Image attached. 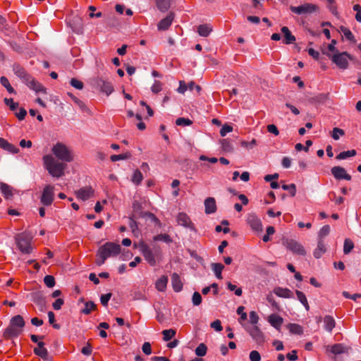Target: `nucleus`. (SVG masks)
I'll return each mask as SVG.
<instances>
[{
	"mask_svg": "<svg viewBox=\"0 0 361 361\" xmlns=\"http://www.w3.org/2000/svg\"><path fill=\"white\" fill-rule=\"evenodd\" d=\"M81 353L87 356L90 355L92 353V347L91 344L87 343V344L81 349Z\"/></svg>",
	"mask_w": 361,
	"mask_h": 361,
	"instance_id": "61",
	"label": "nucleus"
},
{
	"mask_svg": "<svg viewBox=\"0 0 361 361\" xmlns=\"http://www.w3.org/2000/svg\"><path fill=\"white\" fill-rule=\"evenodd\" d=\"M245 329L257 345H264L265 336L258 326H245Z\"/></svg>",
	"mask_w": 361,
	"mask_h": 361,
	"instance_id": "8",
	"label": "nucleus"
},
{
	"mask_svg": "<svg viewBox=\"0 0 361 361\" xmlns=\"http://www.w3.org/2000/svg\"><path fill=\"white\" fill-rule=\"evenodd\" d=\"M55 157L64 162H71L73 160L72 151L64 144L57 142L51 149Z\"/></svg>",
	"mask_w": 361,
	"mask_h": 361,
	"instance_id": "4",
	"label": "nucleus"
},
{
	"mask_svg": "<svg viewBox=\"0 0 361 361\" xmlns=\"http://www.w3.org/2000/svg\"><path fill=\"white\" fill-rule=\"evenodd\" d=\"M205 213L213 214L216 211V201L214 197H207L204 200Z\"/></svg>",
	"mask_w": 361,
	"mask_h": 361,
	"instance_id": "18",
	"label": "nucleus"
},
{
	"mask_svg": "<svg viewBox=\"0 0 361 361\" xmlns=\"http://www.w3.org/2000/svg\"><path fill=\"white\" fill-rule=\"evenodd\" d=\"M176 220L178 225L187 228L191 231H196L194 224L192 222L190 218L187 214L184 212L179 213L177 216Z\"/></svg>",
	"mask_w": 361,
	"mask_h": 361,
	"instance_id": "11",
	"label": "nucleus"
},
{
	"mask_svg": "<svg viewBox=\"0 0 361 361\" xmlns=\"http://www.w3.org/2000/svg\"><path fill=\"white\" fill-rule=\"evenodd\" d=\"M31 240L32 238L25 233H20L16 237L17 246L23 253L29 254L32 252Z\"/></svg>",
	"mask_w": 361,
	"mask_h": 361,
	"instance_id": "7",
	"label": "nucleus"
},
{
	"mask_svg": "<svg viewBox=\"0 0 361 361\" xmlns=\"http://www.w3.org/2000/svg\"><path fill=\"white\" fill-rule=\"evenodd\" d=\"M354 247L353 242L350 239H345L343 245V252L345 254H348Z\"/></svg>",
	"mask_w": 361,
	"mask_h": 361,
	"instance_id": "47",
	"label": "nucleus"
},
{
	"mask_svg": "<svg viewBox=\"0 0 361 361\" xmlns=\"http://www.w3.org/2000/svg\"><path fill=\"white\" fill-rule=\"evenodd\" d=\"M158 9L162 12L166 11L171 6V0H155Z\"/></svg>",
	"mask_w": 361,
	"mask_h": 361,
	"instance_id": "31",
	"label": "nucleus"
},
{
	"mask_svg": "<svg viewBox=\"0 0 361 361\" xmlns=\"http://www.w3.org/2000/svg\"><path fill=\"white\" fill-rule=\"evenodd\" d=\"M353 10L356 11L355 19L357 21L361 23V6L359 4L353 6Z\"/></svg>",
	"mask_w": 361,
	"mask_h": 361,
	"instance_id": "64",
	"label": "nucleus"
},
{
	"mask_svg": "<svg viewBox=\"0 0 361 361\" xmlns=\"http://www.w3.org/2000/svg\"><path fill=\"white\" fill-rule=\"evenodd\" d=\"M324 323L325 329L329 332H331L336 325L335 320L331 316H326L324 319Z\"/></svg>",
	"mask_w": 361,
	"mask_h": 361,
	"instance_id": "29",
	"label": "nucleus"
},
{
	"mask_svg": "<svg viewBox=\"0 0 361 361\" xmlns=\"http://www.w3.org/2000/svg\"><path fill=\"white\" fill-rule=\"evenodd\" d=\"M45 285L49 288H52L55 286V279L51 275H47L44 278Z\"/></svg>",
	"mask_w": 361,
	"mask_h": 361,
	"instance_id": "53",
	"label": "nucleus"
},
{
	"mask_svg": "<svg viewBox=\"0 0 361 361\" xmlns=\"http://www.w3.org/2000/svg\"><path fill=\"white\" fill-rule=\"evenodd\" d=\"M211 327L216 331H221L222 330L221 322L220 320L216 319L211 323Z\"/></svg>",
	"mask_w": 361,
	"mask_h": 361,
	"instance_id": "63",
	"label": "nucleus"
},
{
	"mask_svg": "<svg viewBox=\"0 0 361 361\" xmlns=\"http://www.w3.org/2000/svg\"><path fill=\"white\" fill-rule=\"evenodd\" d=\"M282 245L293 255L305 256L307 253L303 245L294 239L283 238Z\"/></svg>",
	"mask_w": 361,
	"mask_h": 361,
	"instance_id": "6",
	"label": "nucleus"
},
{
	"mask_svg": "<svg viewBox=\"0 0 361 361\" xmlns=\"http://www.w3.org/2000/svg\"><path fill=\"white\" fill-rule=\"evenodd\" d=\"M0 148L11 154H17L19 152V149L18 147L2 137H0Z\"/></svg>",
	"mask_w": 361,
	"mask_h": 361,
	"instance_id": "17",
	"label": "nucleus"
},
{
	"mask_svg": "<svg viewBox=\"0 0 361 361\" xmlns=\"http://www.w3.org/2000/svg\"><path fill=\"white\" fill-rule=\"evenodd\" d=\"M44 165L48 172L53 176L59 178L64 175L66 164L56 161L52 155L47 154L43 157Z\"/></svg>",
	"mask_w": 361,
	"mask_h": 361,
	"instance_id": "2",
	"label": "nucleus"
},
{
	"mask_svg": "<svg viewBox=\"0 0 361 361\" xmlns=\"http://www.w3.org/2000/svg\"><path fill=\"white\" fill-rule=\"evenodd\" d=\"M154 241H164L165 243H169L172 242L171 238L168 234H159L153 238Z\"/></svg>",
	"mask_w": 361,
	"mask_h": 361,
	"instance_id": "44",
	"label": "nucleus"
},
{
	"mask_svg": "<svg viewBox=\"0 0 361 361\" xmlns=\"http://www.w3.org/2000/svg\"><path fill=\"white\" fill-rule=\"evenodd\" d=\"M171 283L173 286V289L175 292H180L183 288V283L180 280V276L173 273L171 276Z\"/></svg>",
	"mask_w": 361,
	"mask_h": 361,
	"instance_id": "19",
	"label": "nucleus"
},
{
	"mask_svg": "<svg viewBox=\"0 0 361 361\" xmlns=\"http://www.w3.org/2000/svg\"><path fill=\"white\" fill-rule=\"evenodd\" d=\"M44 342L39 341L37 343V347L34 349V353L37 355H38L42 358L47 357V354H48L47 350L44 347Z\"/></svg>",
	"mask_w": 361,
	"mask_h": 361,
	"instance_id": "27",
	"label": "nucleus"
},
{
	"mask_svg": "<svg viewBox=\"0 0 361 361\" xmlns=\"http://www.w3.org/2000/svg\"><path fill=\"white\" fill-rule=\"evenodd\" d=\"M250 322L252 326H257L259 322V316L255 311H251L249 314Z\"/></svg>",
	"mask_w": 361,
	"mask_h": 361,
	"instance_id": "51",
	"label": "nucleus"
},
{
	"mask_svg": "<svg viewBox=\"0 0 361 361\" xmlns=\"http://www.w3.org/2000/svg\"><path fill=\"white\" fill-rule=\"evenodd\" d=\"M4 102L7 106H9L11 110L12 111L15 110L18 106V104L14 102L13 99L11 98H5Z\"/></svg>",
	"mask_w": 361,
	"mask_h": 361,
	"instance_id": "56",
	"label": "nucleus"
},
{
	"mask_svg": "<svg viewBox=\"0 0 361 361\" xmlns=\"http://www.w3.org/2000/svg\"><path fill=\"white\" fill-rule=\"evenodd\" d=\"M163 87L162 82L159 80H155L151 87V90L153 93L157 94L161 91Z\"/></svg>",
	"mask_w": 361,
	"mask_h": 361,
	"instance_id": "52",
	"label": "nucleus"
},
{
	"mask_svg": "<svg viewBox=\"0 0 361 361\" xmlns=\"http://www.w3.org/2000/svg\"><path fill=\"white\" fill-rule=\"evenodd\" d=\"M356 154V151L355 149L344 151L341 153H339L336 156L337 159H345L350 157H354Z\"/></svg>",
	"mask_w": 361,
	"mask_h": 361,
	"instance_id": "40",
	"label": "nucleus"
},
{
	"mask_svg": "<svg viewBox=\"0 0 361 361\" xmlns=\"http://www.w3.org/2000/svg\"><path fill=\"white\" fill-rule=\"evenodd\" d=\"M250 361H260L261 360V355L259 353L257 350H252L250 353L249 355Z\"/></svg>",
	"mask_w": 361,
	"mask_h": 361,
	"instance_id": "59",
	"label": "nucleus"
},
{
	"mask_svg": "<svg viewBox=\"0 0 361 361\" xmlns=\"http://www.w3.org/2000/svg\"><path fill=\"white\" fill-rule=\"evenodd\" d=\"M168 283V277L166 276H161L159 278L155 283V288L157 290L163 292L166 290Z\"/></svg>",
	"mask_w": 361,
	"mask_h": 361,
	"instance_id": "24",
	"label": "nucleus"
},
{
	"mask_svg": "<svg viewBox=\"0 0 361 361\" xmlns=\"http://www.w3.org/2000/svg\"><path fill=\"white\" fill-rule=\"evenodd\" d=\"M212 267L216 278L219 279H222L223 277L221 272L224 268V266L221 263H213L212 264Z\"/></svg>",
	"mask_w": 361,
	"mask_h": 361,
	"instance_id": "33",
	"label": "nucleus"
},
{
	"mask_svg": "<svg viewBox=\"0 0 361 361\" xmlns=\"http://www.w3.org/2000/svg\"><path fill=\"white\" fill-rule=\"evenodd\" d=\"M176 331L173 329H166L162 331L163 340L164 341H169L176 336Z\"/></svg>",
	"mask_w": 361,
	"mask_h": 361,
	"instance_id": "39",
	"label": "nucleus"
},
{
	"mask_svg": "<svg viewBox=\"0 0 361 361\" xmlns=\"http://www.w3.org/2000/svg\"><path fill=\"white\" fill-rule=\"evenodd\" d=\"M70 84L77 90H82L84 87L83 82L76 78H72L70 81Z\"/></svg>",
	"mask_w": 361,
	"mask_h": 361,
	"instance_id": "54",
	"label": "nucleus"
},
{
	"mask_svg": "<svg viewBox=\"0 0 361 361\" xmlns=\"http://www.w3.org/2000/svg\"><path fill=\"white\" fill-rule=\"evenodd\" d=\"M24 82L26 84V85L29 88L34 90L37 93H39V92L46 93V89L44 87V86L40 82L37 81L31 75H29L26 78V80L24 81Z\"/></svg>",
	"mask_w": 361,
	"mask_h": 361,
	"instance_id": "13",
	"label": "nucleus"
},
{
	"mask_svg": "<svg viewBox=\"0 0 361 361\" xmlns=\"http://www.w3.org/2000/svg\"><path fill=\"white\" fill-rule=\"evenodd\" d=\"M330 230L329 225H325L322 227L318 234L319 240H323L324 237L327 236L330 233Z\"/></svg>",
	"mask_w": 361,
	"mask_h": 361,
	"instance_id": "48",
	"label": "nucleus"
},
{
	"mask_svg": "<svg viewBox=\"0 0 361 361\" xmlns=\"http://www.w3.org/2000/svg\"><path fill=\"white\" fill-rule=\"evenodd\" d=\"M221 149L226 152H231L233 151V146L231 142L228 139H223L221 140Z\"/></svg>",
	"mask_w": 361,
	"mask_h": 361,
	"instance_id": "41",
	"label": "nucleus"
},
{
	"mask_svg": "<svg viewBox=\"0 0 361 361\" xmlns=\"http://www.w3.org/2000/svg\"><path fill=\"white\" fill-rule=\"evenodd\" d=\"M247 223L254 231H262V221L255 214L251 213L247 215Z\"/></svg>",
	"mask_w": 361,
	"mask_h": 361,
	"instance_id": "12",
	"label": "nucleus"
},
{
	"mask_svg": "<svg viewBox=\"0 0 361 361\" xmlns=\"http://www.w3.org/2000/svg\"><path fill=\"white\" fill-rule=\"evenodd\" d=\"M245 307L240 306L237 309V313L240 315L239 322L243 324V322L247 319V313L244 312Z\"/></svg>",
	"mask_w": 361,
	"mask_h": 361,
	"instance_id": "50",
	"label": "nucleus"
},
{
	"mask_svg": "<svg viewBox=\"0 0 361 361\" xmlns=\"http://www.w3.org/2000/svg\"><path fill=\"white\" fill-rule=\"evenodd\" d=\"M212 31V27L209 24H200L197 27V32L202 37H207Z\"/></svg>",
	"mask_w": 361,
	"mask_h": 361,
	"instance_id": "26",
	"label": "nucleus"
},
{
	"mask_svg": "<svg viewBox=\"0 0 361 361\" xmlns=\"http://www.w3.org/2000/svg\"><path fill=\"white\" fill-rule=\"evenodd\" d=\"M326 251V245L323 240H318L317 246L314 250L313 255L315 258H320Z\"/></svg>",
	"mask_w": 361,
	"mask_h": 361,
	"instance_id": "20",
	"label": "nucleus"
},
{
	"mask_svg": "<svg viewBox=\"0 0 361 361\" xmlns=\"http://www.w3.org/2000/svg\"><path fill=\"white\" fill-rule=\"evenodd\" d=\"M207 345L204 343H200L195 349V354L199 357H202L207 354Z\"/></svg>",
	"mask_w": 361,
	"mask_h": 361,
	"instance_id": "46",
	"label": "nucleus"
},
{
	"mask_svg": "<svg viewBox=\"0 0 361 361\" xmlns=\"http://www.w3.org/2000/svg\"><path fill=\"white\" fill-rule=\"evenodd\" d=\"M54 200V186L51 185H47L44 188L42 195L40 197V202L44 206H50Z\"/></svg>",
	"mask_w": 361,
	"mask_h": 361,
	"instance_id": "9",
	"label": "nucleus"
},
{
	"mask_svg": "<svg viewBox=\"0 0 361 361\" xmlns=\"http://www.w3.org/2000/svg\"><path fill=\"white\" fill-rule=\"evenodd\" d=\"M21 331V329H19L18 328L11 324L10 326L6 329V334L9 336L13 337L18 336Z\"/></svg>",
	"mask_w": 361,
	"mask_h": 361,
	"instance_id": "42",
	"label": "nucleus"
},
{
	"mask_svg": "<svg viewBox=\"0 0 361 361\" xmlns=\"http://www.w3.org/2000/svg\"><path fill=\"white\" fill-rule=\"evenodd\" d=\"M121 252L120 245L108 242L101 246L97 251V264L101 266L103 264L108 257H114L118 255Z\"/></svg>",
	"mask_w": 361,
	"mask_h": 361,
	"instance_id": "1",
	"label": "nucleus"
},
{
	"mask_svg": "<svg viewBox=\"0 0 361 361\" xmlns=\"http://www.w3.org/2000/svg\"><path fill=\"white\" fill-rule=\"evenodd\" d=\"M0 190H1L2 195H4V197L6 199H10L12 197V196L13 195V189L11 185H9L5 183H0Z\"/></svg>",
	"mask_w": 361,
	"mask_h": 361,
	"instance_id": "23",
	"label": "nucleus"
},
{
	"mask_svg": "<svg viewBox=\"0 0 361 361\" xmlns=\"http://www.w3.org/2000/svg\"><path fill=\"white\" fill-rule=\"evenodd\" d=\"M143 180V176L140 170L136 169L131 178V181L135 184L136 185H138L141 183V182Z\"/></svg>",
	"mask_w": 361,
	"mask_h": 361,
	"instance_id": "37",
	"label": "nucleus"
},
{
	"mask_svg": "<svg viewBox=\"0 0 361 361\" xmlns=\"http://www.w3.org/2000/svg\"><path fill=\"white\" fill-rule=\"evenodd\" d=\"M281 32L283 35V43L286 44H293L295 41V37L293 36L287 27L281 28Z\"/></svg>",
	"mask_w": 361,
	"mask_h": 361,
	"instance_id": "22",
	"label": "nucleus"
},
{
	"mask_svg": "<svg viewBox=\"0 0 361 361\" xmlns=\"http://www.w3.org/2000/svg\"><path fill=\"white\" fill-rule=\"evenodd\" d=\"M290 11L298 15H308L318 10V6L313 4H304L299 6H290Z\"/></svg>",
	"mask_w": 361,
	"mask_h": 361,
	"instance_id": "10",
	"label": "nucleus"
},
{
	"mask_svg": "<svg viewBox=\"0 0 361 361\" xmlns=\"http://www.w3.org/2000/svg\"><path fill=\"white\" fill-rule=\"evenodd\" d=\"M267 301L269 302V303L276 310H280V306L275 301V300L274 299L272 295H268L267 297Z\"/></svg>",
	"mask_w": 361,
	"mask_h": 361,
	"instance_id": "60",
	"label": "nucleus"
},
{
	"mask_svg": "<svg viewBox=\"0 0 361 361\" xmlns=\"http://www.w3.org/2000/svg\"><path fill=\"white\" fill-rule=\"evenodd\" d=\"M233 131V127L228 124H224L221 129L220 130V135L222 137L226 136V135L228 133H231Z\"/></svg>",
	"mask_w": 361,
	"mask_h": 361,
	"instance_id": "57",
	"label": "nucleus"
},
{
	"mask_svg": "<svg viewBox=\"0 0 361 361\" xmlns=\"http://www.w3.org/2000/svg\"><path fill=\"white\" fill-rule=\"evenodd\" d=\"M331 173L337 180H350L352 177L348 174L346 170L341 166H334L331 169Z\"/></svg>",
	"mask_w": 361,
	"mask_h": 361,
	"instance_id": "14",
	"label": "nucleus"
},
{
	"mask_svg": "<svg viewBox=\"0 0 361 361\" xmlns=\"http://www.w3.org/2000/svg\"><path fill=\"white\" fill-rule=\"evenodd\" d=\"M11 324L22 330L25 326V321L22 316L16 315L11 319Z\"/></svg>",
	"mask_w": 361,
	"mask_h": 361,
	"instance_id": "30",
	"label": "nucleus"
},
{
	"mask_svg": "<svg viewBox=\"0 0 361 361\" xmlns=\"http://www.w3.org/2000/svg\"><path fill=\"white\" fill-rule=\"evenodd\" d=\"M267 322L270 324L271 326H273L278 331H280L281 326L283 323V319L276 314H271L268 316Z\"/></svg>",
	"mask_w": 361,
	"mask_h": 361,
	"instance_id": "16",
	"label": "nucleus"
},
{
	"mask_svg": "<svg viewBox=\"0 0 361 361\" xmlns=\"http://www.w3.org/2000/svg\"><path fill=\"white\" fill-rule=\"evenodd\" d=\"M100 85L101 90L107 95L110 94L114 91V87L109 82L102 80Z\"/></svg>",
	"mask_w": 361,
	"mask_h": 361,
	"instance_id": "35",
	"label": "nucleus"
},
{
	"mask_svg": "<svg viewBox=\"0 0 361 361\" xmlns=\"http://www.w3.org/2000/svg\"><path fill=\"white\" fill-rule=\"evenodd\" d=\"M334 63L341 69H346L348 67V61L352 60V56L347 52H338L331 54L324 52Z\"/></svg>",
	"mask_w": 361,
	"mask_h": 361,
	"instance_id": "5",
	"label": "nucleus"
},
{
	"mask_svg": "<svg viewBox=\"0 0 361 361\" xmlns=\"http://www.w3.org/2000/svg\"><path fill=\"white\" fill-rule=\"evenodd\" d=\"M331 352L334 355H339L346 352V348L341 343L334 344L331 346Z\"/></svg>",
	"mask_w": 361,
	"mask_h": 361,
	"instance_id": "34",
	"label": "nucleus"
},
{
	"mask_svg": "<svg viewBox=\"0 0 361 361\" xmlns=\"http://www.w3.org/2000/svg\"><path fill=\"white\" fill-rule=\"evenodd\" d=\"M344 135V131L338 128H334L332 130L331 136L334 140H338L340 136Z\"/></svg>",
	"mask_w": 361,
	"mask_h": 361,
	"instance_id": "55",
	"label": "nucleus"
},
{
	"mask_svg": "<svg viewBox=\"0 0 361 361\" xmlns=\"http://www.w3.org/2000/svg\"><path fill=\"white\" fill-rule=\"evenodd\" d=\"M176 124L180 126H188L192 124V121L186 118H178L176 121Z\"/></svg>",
	"mask_w": 361,
	"mask_h": 361,
	"instance_id": "49",
	"label": "nucleus"
},
{
	"mask_svg": "<svg viewBox=\"0 0 361 361\" xmlns=\"http://www.w3.org/2000/svg\"><path fill=\"white\" fill-rule=\"evenodd\" d=\"M75 196L78 199L85 201L93 196L94 190L92 187H83L75 192Z\"/></svg>",
	"mask_w": 361,
	"mask_h": 361,
	"instance_id": "15",
	"label": "nucleus"
},
{
	"mask_svg": "<svg viewBox=\"0 0 361 361\" xmlns=\"http://www.w3.org/2000/svg\"><path fill=\"white\" fill-rule=\"evenodd\" d=\"M286 328L289 330L290 333L295 335H302L303 334V328L295 323H290L286 325Z\"/></svg>",
	"mask_w": 361,
	"mask_h": 361,
	"instance_id": "25",
	"label": "nucleus"
},
{
	"mask_svg": "<svg viewBox=\"0 0 361 361\" xmlns=\"http://www.w3.org/2000/svg\"><path fill=\"white\" fill-rule=\"evenodd\" d=\"M0 82H1V85L4 86L6 89V90L8 92V93L16 94V91H15L14 88L11 85L10 82L6 77L1 76L0 78Z\"/></svg>",
	"mask_w": 361,
	"mask_h": 361,
	"instance_id": "32",
	"label": "nucleus"
},
{
	"mask_svg": "<svg viewBox=\"0 0 361 361\" xmlns=\"http://www.w3.org/2000/svg\"><path fill=\"white\" fill-rule=\"evenodd\" d=\"M143 255L145 259L150 266H155L161 258V252L160 248H157L152 251L150 247L144 241H140L137 245H135Z\"/></svg>",
	"mask_w": 361,
	"mask_h": 361,
	"instance_id": "3",
	"label": "nucleus"
},
{
	"mask_svg": "<svg viewBox=\"0 0 361 361\" xmlns=\"http://www.w3.org/2000/svg\"><path fill=\"white\" fill-rule=\"evenodd\" d=\"M326 4L327 8L330 11V12L333 15L337 16L338 13L337 11V7L336 5L335 0H326Z\"/></svg>",
	"mask_w": 361,
	"mask_h": 361,
	"instance_id": "45",
	"label": "nucleus"
},
{
	"mask_svg": "<svg viewBox=\"0 0 361 361\" xmlns=\"http://www.w3.org/2000/svg\"><path fill=\"white\" fill-rule=\"evenodd\" d=\"M295 293L298 300L304 305L306 310L308 311L310 310V305L308 304V301L307 300L305 295L302 291L300 290H296Z\"/></svg>",
	"mask_w": 361,
	"mask_h": 361,
	"instance_id": "36",
	"label": "nucleus"
},
{
	"mask_svg": "<svg viewBox=\"0 0 361 361\" xmlns=\"http://www.w3.org/2000/svg\"><path fill=\"white\" fill-rule=\"evenodd\" d=\"M96 307H97V306L93 302H92V301L86 302L85 303V307L81 310V312L85 314H89L92 311L96 310Z\"/></svg>",
	"mask_w": 361,
	"mask_h": 361,
	"instance_id": "38",
	"label": "nucleus"
},
{
	"mask_svg": "<svg viewBox=\"0 0 361 361\" xmlns=\"http://www.w3.org/2000/svg\"><path fill=\"white\" fill-rule=\"evenodd\" d=\"M274 293L281 298H290L293 296V292L286 288L277 287L274 290Z\"/></svg>",
	"mask_w": 361,
	"mask_h": 361,
	"instance_id": "21",
	"label": "nucleus"
},
{
	"mask_svg": "<svg viewBox=\"0 0 361 361\" xmlns=\"http://www.w3.org/2000/svg\"><path fill=\"white\" fill-rule=\"evenodd\" d=\"M131 154L130 152H126L121 154H114L111 155L110 159L111 161H117L119 160L128 159L130 157Z\"/></svg>",
	"mask_w": 361,
	"mask_h": 361,
	"instance_id": "43",
	"label": "nucleus"
},
{
	"mask_svg": "<svg viewBox=\"0 0 361 361\" xmlns=\"http://www.w3.org/2000/svg\"><path fill=\"white\" fill-rule=\"evenodd\" d=\"M202 302V296L198 292H195L192 295V303L194 305H199Z\"/></svg>",
	"mask_w": 361,
	"mask_h": 361,
	"instance_id": "62",
	"label": "nucleus"
},
{
	"mask_svg": "<svg viewBox=\"0 0 361 361\" xmlns=\"http://www.w3.org/2000/svg\"><path fill=\"white\" fill-rule=\"evenodd\" d=\"M228 288L233 291L235 290V294L238 296H240L243 293L242 289L240 288H237L235 285L232 284L231 283L228 282L227 284Z\"/></svg>",
	"mask_w": 361,
	"mask_h": 361,
	"instance_id": "58",
	"label": "nucleus"
},
{
	"mask_svg": "<svg viewBox=\"0 0 361 361\" xmlns=\"http://www.w3.org/2000/svg\"><path fill=\"white\" fill-rule=\"evenodd\" d=\"M13 71L15 74L23 80V82L26 80V78L30 75L20 65H15L13 66Z\"/></svg>",
	"mask_w": 361,
	"mask_h": 361,
	"instance_id": "28",
	"label": "nucleus"
}]
</instances>
